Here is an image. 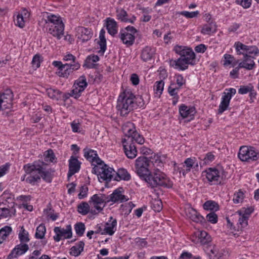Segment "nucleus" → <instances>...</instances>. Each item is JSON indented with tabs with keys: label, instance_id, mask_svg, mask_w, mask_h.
<instances>
[{
	"label": "nucleus",
	"instance_id": "obj_1",
	"mask_svg": "<svg viewBox=\"0 0 259 259\" xmlns=\"http://www.w3.org/2000/svg\"><path fill=\"white\" fill-rule=\"evenodd\" d=\"M175 51L180 56L176 60H171L170 65L175 68L185 70L188 68L189 64L194 65L195 64V54L192 49L182 46H176Z\"/></svg>",
	"mask_w": 259,
	"mask_h": 259
},
{
	"label": "nucleus",
	"instance_id": "obj_2",
	"mask_svg": "<svg viewBox=\"0 0 259 259\" xmlns=\"http://www.w3.org/2000/svg\"><path fill=\"white\" fill-rule=\"evenodd\" d=\"M136 99L135 96L130 89H125L119 95L116 108L121 116L127 115L133 110Z\"/></svg>",
	"mask_w": 259,
	"mask_h": 259
},
{
	"label": "nucleus",
	"instance_id": "obj_3",
	"mask_svg": "<svg viewBox=\"0 0 259 259\" xmlns=\"http://www.w3.org/2000/svg\"><path fill=\"white\" fill-rule=\"evenodd\" d=\"M144 180L152 188L162 186L169 188L172 186V183L160 169H153V171H151Z\"/></svg>",
	"mask_w": 259,
	"mask_h": 259
},
{
	"label": "nucleus",
	"instance_id": "obj_4",
	"mask_svg": "<svg viewBox=\"0 0 259 259\" xmlns=\"http://www.w3.org/2000/svg\"><path fill=\"white\" fill-rule=\"evenodd\" d=\"M122 130L125 137L127 138V139H122V143H125L126 142L131 143V142L135 141L141 145L144 143V139L136 131L135 125L133 123L131 122L125 123L122 125Z\"/></svg>",
	"mask_w": 259,
	"mask_h": 259
},
{
	"label": "nucleus",
	"instance_id": "obj_5",
	"mask_svg": "<svg viewBox=\"0 0 259 259\" xmlns=\"http://www.w3.org/2000/svg\"><path fill=\"white\" fill-rule=\"evenodd\" d=\"M135 169L137 175L144 180L151 170L149 159L145 156L138 157L135 161Z\"/></svg>",
	"mask_w": 259,
	"mask_h": 259
},
{
	"label": "nucleus",
	"instance_id": "obj_6",
	"mask_svg": "<svg viewBox=\"0 0 259 259\" xmlns=\"http://www.w3.org/2000/svg\"><path fill=\"white\" fill-rule=\"evenodd\" d=\"M138 31L133 26H128L121 30L119 34L121 40L127 47L132 46L134 42Z\"/></svg>",
	"mask_w": 259,
	"mask_h": 259
},
{
	"label": "nucleus",
	"instance_id": "obj_7",
	"mask_svg": "<svg viewBox=\"0 0 259 259\" xmlns=\"http://www.w3.org/2000/svg\"><path fill=\"white\" fill-rule=\"evenodd\" d=\"M238 156L242 161H255L259 158V153L252 147L242 146L240 148Z\"/></svg>",
	"mask_w": 259,
	"mask_h": 259
},
{
	"label": "nucleus",
	"instance_id": "obj_8",
	"mask_svg": "<svg viewBox=\"0 0 259 259\" xmlns=\"http://www.w3.org/2000/svg\"><path fill=\"white\" fill-rule=\"evenodd\" d=\"M115 171L112 168L103 164L102 165H95L93 168V173L97 174L99 180L110 181L113 177Z\"/></svg>",
	"mask_w": 259,
	"mask_h": 259
},
{
	"label": "nucleus",
	"instance_id": "obj_9",
	"mask_svg": "<svg viewBox=\"0 0 259 259\" xmlns=\"http://www.w3.org/2000/svg\"><path fill=\"white\" fill-rule=\"evenodd\" d=\"M13 94L10 89H7L0 94V111L10 109L12 106Z\"/></svg>",
	"mask_w": 259,
	"mask_h": 259
},
{
	"label": "nucleus",
	"instance_id": "obj_10",
	"mask_svg": "<svg viewBox=\"0 0 259 259\" xmlns=\"http://www.w3.org/2000/svg\"><path fill=\"white\" fill-rule=\"evenodd\" d=\"M56 235L54 236V239L56 242H59L61 239H69L72 237V228L70 225L66 226V228H62L59 227H55L54 229Z\"/></svg>",
	"mask_w": 259,
	"mask_h": 259
},
{
	"label": "nucleus",
	"instance_id": "obj_11",
	"mask_svg": "<svg viewBox=\"0 0 259 259\" xmlns=\"http://www.w3.org/2000/svg\"><path fill=\"white\" fill-rule=\"evenodd\" d=\"M228 92L223 93V95L222 98L221 102L219 105L218 109V114H222L225 110H227L229 106L230 100L232 97L236 94V90L234 88H230L228 90Z\"/></svg>",
	"mask_w": 259,
	"mask_h": 259
},
{
	"label": "nucleus",
	"instance_id": "obj_12",
	"mask_svg": "<svg viewBox=\"0 0 259 259\" xmlns=\"http://www.w3.org/2000/svg\"><path fill=\"white\" fill-rule=\"evenodd\" d=\"M87 84L86 78L84 75L80 76L75 81L72 90V95L75 98H77L80 96V93L84 91Z\"/></svg>",
	"mask_w": 259,
	"mask_h": 259
},
{
	"label": "nucleus",
	"instance_id": "obj_13",
	"mask_svg": "<svg viewBox=\"0 0 259 259\" xmlns=\"http://www.w3.org/2000/svg\"><path fill=\"white\" fill-rule=\"evenodd\" d=\"M47 164L42 161L35 162L33 164H27L23 166V168L26 174L29 175H35L36 174L40 175L42 169L44 166H46Z\"/></svg>",
	"mask_w": 259,
	"mask_h": 259
},
{
	"label": "nucleus",
	"instance_id": "obj_14",
	"mask_svg": "<svg viewBox=\"0 0 259 259\" xmlns=\"http://www.w3.org/2000/svg\"><path fill=\"white\" fill-rule=\"evenodd\" d=\"M89 202L91 205H93L98 212H100L103 210L105 205L103 207H101L100 205L107 202V197L102 194H94L91 198Z\"/></svg>",
	"mask_w": 259,
	"mask_h": 259
},
{
	"label": "nucleus",
	"instance_id": "obj_15",
	"mask_svg": "<svg viewBox=\"0 0 259 259\" xmlns=\"http://www.w3.org/2000/svg\"><path fill=\"white\" fill-rule=\"evenodd\" d=\"M80 66V65L78 62L66 63L63 65L61 71H59L58 75L63 77H67L73 71L78 69Z\"/></svg>",
	"mask_w": 259,
	"mask_h": 259
},
{
	"label": "nucleus",
	"instance_id": "obj_16",
	"mask_svg": "<svg viewBox=\"0 0 259 259\" xmlns=\"http://www.w3.org/2000/svg\"><path fill=\"white\" fill-rule=\"evenodd\" d=\"M83 152L85 158L91 161L93 164H94V163H96L98 165H102L103 164L104 162L98 156L96 151L84 148Z\"/></svg>",
	"mask_w": 259,
	"mask_h": 259
},
{
	"label": "nucleus",
	"instance_id": "obj_17",
	"mask_svg": "<svg viewBox=\"0 0 259 259\" xmlns=\"http://www.w3.org/2000/svg\"><path fill=\"white\" fill-rule=\"evenodd\" d=\"M81 162L77 157L73 156L70 157L69 160V171L68 177H71L75 173L77 172L80 168Z\"/></svg>",
	"mask_w": 259,
	"mask_h": 259
},
{
	"label": "nucleus",
	"instance_id": "obj_18",
	"mask_svg": "<svg viewBox=\"0 0 259 259\" xmlns=\"http://www.w3.org/2000/svg\"><path fill=\"white\" fill-rule=\"evenodd\" d=\"M185 213L186 216L196 223H200L203 224L205 223L204 218L199 214L196 210L191 208L188 207L185 209Z\"/></svg>",
	"mask_w": 259,
	"mask_h": 259
},
{
	"label": "nucleus",
	"instance_id": "obj_19",
	"mask_svg": "<svg viewBox=\"0 0 259 259\" xmlns=\"http://www.w3.org/2000/svg\"><path fill=\"white\" fill-rule=\"evenodd\" d=\"M29 249L28 245L25 243H21L15 246L8 255L9 258L17 257L18 256L25 253Z\"/></svg>",
	"mask_w": 259,
	"mask_h": 259
},
{
	"label": "nucleus",
	"instance_id": "obj_20",
	"mask_svg": "<svg viewBox=\"0 0 259 259\" xmlns=\"http://www.w3.org/2000/svg\"><path fill=\"white\" fill-rule=\"evenodd\" d=\"M121 188L116 189L113 191L112 194L110 195L109 198L107 197V202L110 201L113 202H122L127 201V199H126L125 196L121 193Z\"/></svg>",
	"mask_w": 259,
	"mask_h": 259
},
{
	"label": "nucleus",
	"instance_id": "obj_21",
	"mask_svg": "<svg viewBox=\"0 0 259 259\" xmlns=\"http://www.w3.org/2000/svg\"><path fill=\"white\" fill-rule=\"evenodd\" d=\"M78 38L82 42L87 41L90 40L92 37V33L91 29L83 27H78L77 28Z\"/></svg>",
	"mask_w": 259,
	"mask_h": 259
},
{
	"label": "nucleus",
	"instance_id": "obj_22",
	"mask_svg": "<svg viewBox=\"0 0 259 259\" xmlns=\"http://www.w3.org/2000/svg\"><path fill=\"white\" fill-rule=\"evenodd\" d=\"M64 24H59L55 26H51L48 32L53 36L56 37L58 39H61L64 35Z\"/></svg>",
	"mask_w": 259,
	"mask_h": 259
},
{
	"label": "nucleus",
	"instance_id": "obj_23",
	"mask_svg": "<svg viewBox=\"0 0 259 259\" xmlns=\"http://www.w3.org/2000/svg\"><path fill=\"white\" fill-rule=\"evenodd\" d=\"M124 153L126 156L130 159H133L137 156V151L133 143L126 142L123 143Z\"/></svg>",
	"mask_w": 259,
	"mask_h": 259
},
{
	"label": "nucleus",
	"instance_id": "obj_24",
	"mask_svg": "<svg viewBox=\"0 0 259 259\" xmlns=\"http://www.w3.org/2000/svg\"><path fill=\"white\" fill-rule=\"evenodd\" d=\"M255 63L253 60V58L250 55L245 54L244 56L243 61L238 64L239 68H244L247 70H251L253 69Z\"/></svg>",
	"mask_w": 259,
	"mask_h": 259
},
{
	"label": "nucleus",
	"instance_id": "obj_25",
	"mask_svg": "<svg viewBox=\"0 0 259 259\" xmlns=\"http://www.w3.org/2000/svg\"><path fill=\"white\" fill-rule=\"evenodd\" d=\"M219 171L215 168H210L206 171V178L212 184H216L219 181Z\"/></svg>",
	"mask_w": 259,
	"mask_h": 259
},
{
	"label": "nucleus",
	"instance_id": "obj_26",
	"mask_svg": "<svg viewBox=\"0 0 259 259\" xmlns=\"http://www.w3.org/2000/svg\"><path fill=\"white\" fill-rule=\"evenodd\" d=\"M116 14L117 19L123 22L133 23L136 19V17L134 16L132 18H128L127 12L123 9H117Z\"/></svg>",
	"mask_w": 259,
	"mask_h": 259
},
{
	"label": "nucleus",
	"instance_id": "obj_27",
	"mask_svg": "<svg viewBox=\"0 0 259 259\" xmlns=\"http://www.w3.org/2000/svg\"><path fill=\"white\" fill-rule=\"evenodd\" d=\"M155 50L154 48L146 46L142 51L141 57L144 62L150 60L155 54Z\"/></svg>",
	"mask_w": 259,
	"mask_h": 259
},
{
	"label": "nucleus",
	"instance_id": "obj_28",
	"mask_svg": "<svg viewBox=\"0 0 259 259\" xmlns=\"http://www.w3.org/2000/svg\"><path fill=\"white\" fill-rule=\"evenodd\" d=\"M217 31V25L215 23L211 21L203 25L201 32L203 34L210 35L211 33L215 32Z\"/></svg>",
	"mask_w": 259,
	"mask_h": 259
},
{
	"label": "nucleus",
	"instance_id": "obj_29",
	"mask_svg": "<svg viewBox=\"0 0 259 259\" xmlns=\"http://www.w3.org/2000/svg\"><path fill=\"white\" fill-rule=\"evenodd\" d=\"M149 160L150 163L151 171H153V169H160L163 166L160 157L157 155L151 156Z\"/></svg>",
	"mask_w": 259,
	"mask_h": 259
},
{
	"label": "nucleus",
	"instance_id": "obj_30",
	"mask_svg": "<svg viewBox=\"0 0 259 259\" xmlns=\"http://www.w3.org/2000/svg\"><path fill=\"white\" fill-rule=\"evenodd\" d=\"M179 112L181 116L185 118L193 115L195 113V109L194 107H188L183 104L179 108Z\"/></svg>",
	"mask_w": 259,
	"mask_h": 259
},
{
	"label": "nucleus",
	"instance_id": "obj_31",
	"mask_svg": "<svg viewBox=\"0 0 259 259\" xmlns=\"http://www.w3.org/2000/svg\"><path fill=\"white\" fill-rule=\"evenodd\" d=\"M109 222H107L106 224V226L104 229V233L112 235L116 230L115 228L117 225V221L116 219L113 220V218L111 217Z\"/></svg>",
	"mask_w": 259,
	"mask_h": 259
},
{
	"label": "nucleus",
	"instance_id": "obj_32",
	"mask_svg": "<svg viewBox=\"0 0 259 259\" xmlns=\"http://www.w3.org/2000/svg\"><path fill=\"white\" fill-rule=\"evenodd\" d=\"M106 27L108 33L111 35L113 36L117 33V23L114 19L110 18H107Z\"/></svg>",
	"mask_w": 259,
	"mask_h": 259
},
{
	"label": "nucleus",
	"instance_id": "obj_33",
	"mask_svg": "<svg viewBox=\"0 0 259 259\" xmlns=\"http://www.w3.org/2000/svg\"><path fill=\"white\" fill-rule=\"evenodd\" d=\"M116 175L114 180L117 181H119L120 180L128 181L131 179L130 175L127 171L124 168L119 169L117 172H116Z\"/></svg>",
	"mask_w": 259,
	"mask_h": 259
},
{
	"label": "nucleus",
	"instance_id": "obj_34",
	"mask_svg": "<svg viewBox=\"0 0 259 259\" xmlns=\"http://www.w3.org/2000/svg\"><path fill=\"white\" fill-rule=\"evenodd\" d=\"M46 23L48 24L49 28L51 26H55L60 24H63L61 18L59 16L50 15L48 16L47 19L46 20Z\"/></svg>",
	"mask_w": 259,
	"mask_h": 259
},
{
	"label": "nucleus",
	"instance_id": "obj_35",
	"mask_svg": "<svg viewBox=\"0 0 259 259\" xmlns=\"http://www.w3.org/2000/svg\"><path fill=\"white\" fill-rule=\"evenodd\" d=\"M84 246V243L82 241H79L76 244L75 246H72L70 249V253L74 256H77L80 254L83 251Z\"/></svg>",
	"mask_w": 259,
	"mask_h": 259
},
{
	"label": "nucleus",
	"instance_id": "obj_36",
	"mask_svg": "<svg viewBox=\"0 0 259 259\" xmlns=\"http://www.w3.org/2000/svg\"><path fill=\"white\" fill-rule=\"evenodd\" d=\"M46 93L49 98L53 100H58L61 98V92L52 88L46 89Z\"/></svg>",
	"mask_w": 259,
	"mask_h": 259
},
{
	"label": "nucleus",
	"instance_id": "obj_37",
	"mask_svg": "<svg viewBox=\"0 0 259 259\" xmlns=\"http://www.w3.org/2000/svg\"><path fill=\"white\" fill-rule=\"evenodd\" d=\"M12 232L11 227L6 226L0 230V244L6 239Z\"/></svg>",
	"mask_w": 259,
	"mask_h": 259
},
{
	"label": "nucleus",
	"instance_id": "obj_38",
	"mask_svg": "<svg viewBox=\"0 0 259 259\" xmlns=\"http://www.w3.org/2000/svg\"><path fill=\"white\" fill-rule=\"evenodd\" d=\"M198 239L202 244H206L211 241V237L205 231H200L198 234Z\"/></svg>",
	"mask_w": 259,
	"mask_h": 259
},
{
	"label": "nucleus",
	"instance_id": "obj_39",
	"mask_svg": "<svg viewBox=\"0 0 259 259\" xmlns=\"http://www.w3.org/2000/svg\"><path fill=\"white\" fill-rule=\"evenodd\" d=\"M234 46L238 55L242 54L243 56L245 55V53H246L248 48V46L245 45L242 43L238 41L235 42Z\"/></svg>",
	"mask_w": 259,
	"mask_h": 259
},
{
	"label": "nucleus",
	"instance_id": "obj_40",
	"mask_svg": "<svg viewBox=\"0 0 259 259\" xmlns=\"http://www.w3.org/2000/svg\"><path fill=\"white\" fill-rule=\"evenodd\" d=\"M78 211L82 215H86L90 211V206L86 202H81L77 207Z\"/></svg>",
	"mask_w": 259,
	"mask_h": 259
},
{
	"label": "nucleus",
	"instance_id": "obj_41",
	"mask_svg": "<svg viewBox=\"0 0 259 259\" xmlns=\"http://www.w3.org/2000/svg\"><path fill=\"white\" fill-rule=\"evenodd\" d=\"M203 208L206 210H215L217 211L219 209V205L214 201H207L203 204Z\"/></svg>",
	"mask_w": 259,
	"mask_h": 259
},
{
	"label": "nucleus",
	"instance_id": "obj_42",
	"mask_svg": "<svg viewBox=\"0 0 259 259\" xmlns=\"http://www.w3.org/2000/svg\"><path fill=\"white\" fill-rule=\"evenodd\" d=\"M46 232L45 226L43 224H40L36 228L35 236L37 239H42L45 236Z\"/></svg>",
	"mask_w": 259,
	"mask_h": 259
},
{
	"label": "nucleus",
	"instance_id": "obj_43",
	"mask_svg": "<svg viewBox=\"0 0 259 259\" xmlns=\"http://www.w3.org/2000/svg\"><path fill=\"white\" fill-rule=\"evenodd\" d=\"M151 207L155 211H160L162 208L161 201L159 199L153 200L151 202Z\"/></svg>",
	"mask_w": 259,
	"mask_h": 259
},
{
	"label": "nucleus",
	"instance_id": "obj_44",
	"mask_svg": "<svg viewBox=\"0 0 259 259\" xmlns=\"http://www.w3.org/2000/svg\"><path fill=\"white\" fill-rule=\"evenodd\" d=\"M19 238L22 243L28 242L29 241L28 233L25 230L23 227H22L21 231L19 234Z\"/></svg>",
	"mask_w": 259,
	"mask_h": 259
},
{
	"label": "nucleus",
	"instance_id": "obj_45",
	"mask_svg": "<svg viewBox=\"0 0 259 259\" xmlns=\"http://www.w3.org/2000/svg\"><path fill=\"white\" fill-rule=\"evenodd\" d=\"M75 230L76 234L81 236L85 231V226L82 223H78L75 225Z\"/></svg>",
	"mask_w": 259,
	"mask_h": 259
},
{
	"label": "nucleus",
	"instance_id": "obj_46",
	"mask_svg": "<svg viewBox=\"0 0 259 259\" xmlns=\"http://www.w3.org/2000/svg\"><path fill=\"white\" fill-rule=\"evenodd\" d=\"M180 88L177 87L176 84L174 83H171L168 89L169 94L171 96H174V98L178 97V91Z\"/></svg>",
	"mask_w": 259,
	"mask_h": 259
},
{
	"label": "nucleus",
	"instance_id": "obj_47",
	"mask_svg": "<svg viewBox=\"0 0 259 259\" xmlns=\"http://www.w3.org/2000/svg\"><path fill=\"white\" fill-rule=\"evenodd\" d=\"M40 177L47 182L50 183L52 181L51 174L49 171L45 170V166H44V169L41 171Z\"/></svg>",
	"mask_w": 259,
	"mask_h": 259
},
{
	"label": "nucleus",
	"instance_id": "obj_48",
	"mask_svg": "<svg viewBox=\"0 0 259 259\" xmlns=\"http://www.w3.org/2000/svg\"><path fill=\"white\" fill-rule=\"evenodd\" d=\"M45 160L53 162L55 159V156L53 151L52 149H49L44 154Z\"/></svg>",
	"mask_w": 259,
	"mask_h": 259
},
{
	"label": "nucleus",
	"instance_id": "obj_49",
	"mask_svg": "<svg viewBox=\"0 0 259 259\" xmlns=\"http://www.w3.org/2000/svg\"><path fill=\"white\" fill-rule=\"evenodd\" d=\"M15 24L20 28H23L25 26V21L22 14H18L16 19H15Z\"/></svg>",
	"mask_w": 259,
	"mask_h": 259
},
{
	"label": "nucleus",
	"instance_id": "obj_50",
	"mask_svg": "<svg viewBox=\"0 0 259 259\" xmlns=\"http://www.w3.org/2000/svg\"><path fill=\"white\" fill-rule=\"evenodd\" d=\"M38 180H40V176L38 174H36L35 175H29L25 179L27 183L32 185H34Z\"/></svg>",
	"mask_w": 259,
	"mask_h": 259
},
{
	"label": "nucleus",
	"instance_id": "obj_51",
	"mask_svg": "<svg viewBox=\"0 0 259 259\" xmlns=\"http://www.w3.org/2000/svg\"><path fill=\"white\" fill-rule=\"evenodd\" d=\"M243 195V193L241 191H239L238 192L234 194V198L233 199V202L235 203H238L240 202H242L244 197Z\"/></svg>",
	"mask_w": 259,
	"mask_h": 259
},
{
	"label": "nucleus",
	"instance_id": "obj_52",
	"mask_svg": "<svg viewBox=\"0 0 259 259\" xmlns=\"http://www.w3.org/2000/svg\"><path fill=\"white\" fill-rule=\"evenodd\" d=\"M11 216L10 210L6 207H0V219L7 218Z\"/></svg>",
	"mask_w": 259,
	"mask_h": 259
},
{
	"label": "nucleus",
	"instance_id": "obj_53",
	"mask_svg": "<svg viewBox=\"0 0 259 259\" xmlns=\"http://www.w3.org/2000/svg\"><path fill=\"white\" fill-rule=\"evenodd\" d=\"M223 256L222 252H219L215 249L210 250L209 257L210 259H220Z\"/></svg>",
	"mask_w": 259,
	"mask_h": 259
},
{
	"label": "nucleus",
	"instance_id": "obj_54",
	"mask_svg": "<svg viewBox=\"0 0 259 259\" xmlns=\"http://www.w3.org/2000/svg\"><path fill=\"white\" fill-rule=\"evenodd\" d=\"M175 78H176V82L178 88H181L182 85L185 84L186 79L181 74L176 75Z\"/></svg>",
	"mask_w": 259,
	"mask_h": 259
},
{
	"label": "nucleus",
	"instance_id": "obj_55",
	"mask_svg": "<svg viewBox=\"0 0 259 259\" xmlns=\"http://www.w3.org/2000/svg\"><path fill=\"white\" fill-rule=\"evenodd\" d=\"M248 55H256L259 54V50L255 46H248L246 53Z\"/></svg>",
	"mask_w": 259,
	"mask_h": 259
},
{
	"label": "nucleus",
	"instance_id": "obj_56",
	"mask_svg": "<svg viewBox=\"0 0 259 259\" xmlns=\"http://www.w3.org/2000/svg\"><path fill=\"white\" fill-rule=\"evenodd\" d=\"M208 221L212 224H215L218 222V215L214 212H211L206 215Z\"/></svg>",
	"mask_w": 259,
	"mask_h": 259
},
{
	"label": "nucleus",
	"instance_id": "obj_57",
	"mask_svg": "<svg viewBox=\"0 0 259 259\" xmlns=\"http://www.w3.org/2000/svg\"><path fill=\"white\" fill-rule=\"evenodd\" d=\"M198 14H199V12L197 11H195V12H189L188 11H182L180 13L181 15L184 16L188 18H192L196 17L197 16Z\"/></svg>",
	"mask_w": 259,
	"mask_h": 259
},
{
	"label": "nucleus",
	"instance_id": "obj_58",
	"mask_svg": "<svg viewBox=\"0 0 259 259\" xmlns=\"http://www.w3.org/2000/svg\"><path fill=\"white\" fill-rule=\"evenodd\" d=\"M88 191V188L87 186L84 185L81 187L80 193L78 194V198L80 199L85 198L87 195Z\"/></svg>",
	"mask_w": 259,
	"mask_h": 259
},
{
	"label": "nucleus",
	"instance_id": "obj_59",
	"mask_svg": "<svg viewBox=\"0 0 259 259\" xmlns=\"http://www.w3.org/2000/svg\"><path fill=\"white\" fill-rule=\"evenodd\" d=\"M253 209L252 207H248L247 208H242L240 211H238L239 215H243L248 218L249 215L252 212Z\"/></svg>",
	"mask_w": 259,
	"mask_h": 259
},
{
	"label": "nucleus",
	"instance_id": "obj_60",
	"mask_svg": "<svg viewBox=\"0 0 259 259\" xmlns=\"http://www.w3.org/2000/svg\"><path fill=\"white\" fill-rule=\"evenodd\" d=\"M240 217L238 220V223L241 225V228H244L248 225L247 220L248 218L242 214L240 215Z\"/></svg>",
	"mask_w": 259,
	"mask_h": 259
},
{
	"label": "nucleus",
	"instance_id": "obj_61",
	"mask_svg": "<svg viewBox=\"0 0 259 259\" xmlns=\"http://www.w3.org/2000/svg\"><path fill=\"white\" fill-rule=\"evenodd\" d=\"M252 89H253V87L251 85L241 86L238 90V93L240 94H247L249 92H251Z\"/></svg>",
	"mask_w": 259,
	"mask_h": 259
},
{
	"label": "nucleus",
	"instance_id": "obj_62",
	"mask_svg": "<svg viewBox=\"0 0 259 259\" xmlns=\"http://www.w3.org/2000/svg\"><path fill=\"white\" fill-rule=\"evenodd\" d=\"M40 56L38 54L35 55L32 59V64L33 67L38 68L40 66Z\"/></svg>",
	"mask_w": 259,
	"mask_h": 259
},
{
	"label": "nucleus",
	"instance_id": "obj_63",
	"mask_svg": "<svg viewBox=\"0 0 259 259\" xmlns=\"http://www.w3.org/2000/svg\"><path fill=\"white\" fill-rule=\"evenodd\" d=\"M238 4L242 6L244 8H248L251 5V0H236Z\"/></svg>",
	"mask_w": 259,
	"mask_h": 259
},
{
	"label": "nucleus",
	"instance_id": "obj_64",
	"mask_svg": "<svg viewBox=\"0 0 259 259\" xmlns=\"http://www.w3.org/2000/svg\"><path fill=\"white\" fill-rule=\"evenodd\" d=\"M195 163L194 159L188 158L185 160L183 165L184 166V167H187L188 168H190L191 169V168L194 165Z\"/></svg>",
	"mask_w": 259,
	"mask_h": 259
}]
</instances>
